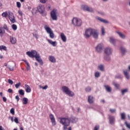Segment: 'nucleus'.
<instances>
[{"label":"nucleus","mask_w":130,"mask_h":130,"mask_svg":"<svg viewBox=\"0 0 130 130\" xmlns=\"http://www.w3.org/2000/svg\"><path fill=\"white\" fill-rule=\"evenodd\" d=\"M47 41L50 44L52 45V46H56V42L55 41L53 42L52 41V40H49V39H48Z\"/></svg>","instance_id":"21"},{"label":"nucleus","mask_w":130,"mask_h":130,"mask_svg":"<svg viewBox=\"0 0 130 130\" xmlns=\"http://www.w3.org/2000/svg\"><path fill=\"white\" fill-rule=\"evenodd\" d=\"M19 95H21V96H24L25 95V92L23 90V89H20L18 91Z\"/></svg>","instance_id":"30"},{"label":"nucleus","mask_w":130,"mask_h":130,"mask_svg":"<svg viewBox=\"0 0 130 130\" xmlns=\"http://www.w3.org/2000/svg\"><path fill=\"white\" fill-rule=\"evenodd\" d=\"M92 32L93 29L92 28H88L86 29L85 32V36L86 38H89V37L92 35Z\"/></svg>","instance_id":"8"},{"label":"nucleus","mask_w":130,"mask_h":130,"mask_svg":"<svg viewBox=\"0 0 130 130\" xmlns=\"http://www.w3.org/2000/svg\"><path fill=\"white\" fill-rule=\"evenodd\" d=\"M22 103L23 105H26L28 104V99H27V98H23L22 99Z\"/></svg>","instance_id":"23"},{"label":"nucleus","mask_w":130,"mask_h":130,"mask_svg":"<svg viewBox=\"0 0 130 130\" xmlns=\"http://www.w3.org/2000/svg\"><path fill=\"white\" fill-rule=\"evenodd\" d=\"M16 6L18 8H21V3L19 2H16Z\"/></svg>","instance_id":"44"},{"label":"nucleus","mask_w":130,"mask_h":130,"mask_svg":"<svg viewBox=\"0 0 130 130\" xmlns=\"http://www.w3.org/2000/svg\"><path fill=\"white\" fill-rule=\"evenodd\" d=\"M9 70L12 72V71H14V66H9Z\"/></svg>","instance_id":"46"},{"label":"nucleus","mask_w":130,"mask_h":130,"mask_svg":"<svg viewBox=\"0 0 130 130\" xmlns=\"http://www.w3.org/2000/svg\"><path fill=\"white\" fill-rule=\"evenodd\" d=\"M109 121L110 124H114L115 123V118L113 116H109Z\"/></svg>","instance_id":"12"},{"label":"nucleus","mask_w":130,"mask_h":130,"mask_svg":"<svg viewBox=\"0 0 130 130\" xmlns=\"http://www.w3.org/2000/svg\"><path fill=\"white\" fill-rule=\"evenodd\" d=\"M50 118L52 122V125H55V124H56V122H55V118H54V116L52 114H51L50 115Z\"/></svg>","instance_id":"13"},{"label":"nucleus","mask_w":130,"mask_h":130,"mask_svg":"<svg viewBox=\"0 0 130 130\" xmlns=\"http://www.w3.org/2000/svg\"><path fill=\"white\" fill-rule=\"evenodd\" d=\"M105 59L108 61L109 60H110V57H109V56L105 57Z\"/></svg>","instance_id":"58"},{"label":"nucleus","mask_w":130,"mask_h":130,"mask_svg":"<svg viewBox=\"0 0 130 130\" xmlns=\"http://www.w3.org/2000/svg\"><path fill=\"white\" fill-rule=\"evenodd\" d=\"M110 40L111 43H112V44H114L115 43V40H114V39L112 38H110Z\"/></svg>","instance_id":"38"},{"label":"nucleus","mask_w":130,"mask_h":130,"mask_svg":"<svg viewBox=\"0 0 130 130\" xmlns=\"http://www.w3.org/2000/svg\"><path fill=\"white\" fill-rule=\"evenodd\" d=\"M86 92H91V87L89 86L85 88Z\"/></svg>","instance_id":"41"},{"label":"nucleus","mask_w":130,"mask_h":130,"mask_svg":"<svg viewBox=\"0 0 130 130\" xmlns=\"http://www.w3.org/2000/svg\"><path fill=\"white\" fill-rule=\"evenodd\" d=\"M1 97H3V92H0Z\"/></svg>","instance_id":"63"},{"label":"nucleus","mask_w":130,"mask_h":130,"mask_svg":"<svg viewBox=\"0 0 130 130\" xmlns=\"http://www.w3.org/2000/svg\"><path fill=\"white\" fill-rule=\"evenodd\" d=\"M88 101L90 104H92L94 102V98L91 95L88 96Z\"/></svg>","instance_id":"20"},{"label":"nucleus","mask_w":130,"mask_h":130,"mask_svg":"<svg viewBox=\"0 0 130 130\" xmlns=\"http://www.w3.org/2000/svg\"><path fill=\"white\" fill-rule=\"evenodd\" d=\"M110 111L111 112V113H115V111H116V110L115 109H110Z\"/></svg>","instance_id":"53"},{"label":"nucleus","mask_w":130,"mask_h":130,"mask_svg":"<svg viewBox=\"0 0 130 130\" xmlns=\"http://www.w3.org/2000/svg\"><path fill=\"white\" fill-rule=\"evenodd\" d=\"M59 119L60 120V123L63 125V129H68V126H70L71 123V119H70V118L60 117Z\"/></svg>","instance_id":"2"},{"label":"nucleus","mask_w":130,"mask_h":130,"mask_svg":"<svg viewBox=\"0 0 130 130\" xmlns=\"http://www.w3.org/2000/svg\"><path fill=\"white\" fill-rule=\"evenodd\" d=\"M24 87H25V90L26 93H30V92H31V88L29 85L27 84H25Z\"/></svg>","instance_id":"17"},{"label":"nucleus","mask_w":130,"mask_h":130,"mask_svg":"<svg viewBox=\"0 0 130 130\" xmlns=\"http://www.w3.org/2000/svg\"><path fill=\"white\" fill-rule=\"evenodd\" d=\"M32 35L34 37H35L36 39H38L39 38V35H38V32H37V31L33 32Z\"/></svg>","instance_id":"25"},{"label":"nucleus","mask_w":130,"mask_h":130,"mask_svg":"<svg viewBox=\"0 0 130 130\" xmlns=\"http://www.w3.org/2000/svg\"><path fill=\"white\" fill-rule=\"evenodd\" d=\"M26 54L29 57H31V58H34L35 57L36 61L39 62L41 66H43V61H42V59H41L40 54H39L37 51L32 50L31 51L26 52Z\"/></svg>","instance_id":"1"},{"label":"nucleus","mask_w":130,"mask_h":130,"mask_svg":"<svg viewBox=\"0 0 130 130\" xmlns=\"http://www.w3.org/2000/svg\"><path fill=\"white\" fill-rule=\"evenodd\" d=\"M128 89H123L121 90V93L122 94H124V93H126V92H127Z\"/></svg>","instance_id":"45"},{"label":"nucleus","mask_w":130,"mask_h":130,"mask_svg":"<svg viewBox=\"0 0 130 130\" xmlns=\"http://www.w3.org/2000/svg\"><path fill=\"white\" fill-rule=\"evenodd\" d=\"M120 51H121L122 54H124V53H125V52H126V50L122 47H120Z\"/></svg>","instance_id":"29"},{"label":"nucleus","mask_w":130,"mask_h":130,"mask_svg":"<svg viewBox=\"0 0 130 130\" xmlns=\"http://www.w3.org/2000/svg\"><path fill=\"white\" fill-rule=\"evenodd\" d=\"M8 17L11 23H15L16 22L15 16H14V14H13V13L9 12Z\"/></svg>","instance_id":"9"},{"label":"nucleus","mask_w":130,"mask_h":130,"mask_svg":"<svg viewBox=\"0 0 130 130\" xmlns=\"http://www.w3.org/2000/svg\"><path fill=\"white\" fill-rule=\"evenodd\" d=\"M8 83L9 84H10L11 85H13L14 84V82H13V80L11 79H8Z\"/></svg>","instance_id":"52"},{"label":"nucleus","mask_w":130,"mask_h":130,"mask_svg":"<svg viewBox=\"0 0 130 130\" xmlns=\"http://www.w3.org/2000/svg\"><path fill=\"white\" fill-rule=\"evenodd\" d=\"M99 69H100L101 71H104V66H103V65H100L99 66Z\"/></svg>","instance_id":"42"},{"label":"nucleus","mask_w":130,"mask_h":130,"mask_svg":"<svg viewBox=\"0 0 130 130\" xmlns=\"http://www.w3.org/2000/svg\"><path fill=\"white\" fill-rule=\"evenodd\" d=\"M3 28L4 30H7V32H10V30H9V27H8V26H7V25L4 24Z\"/></svg>","instance_id":"34"},{"label":"nucleus","mask_w":130,"mask_h":130,"mask_svg":"<svg viewBox=\"0 0 130 130\" xmlns=\"http://www.w3.org/2000/svg\"><path fill=\"white\" fill-rule=\"evenodd\" d=\"M121 119H125V114L122 113L121 114Z\"/></svg>","instance_id":"40"},{"label":"nucleus","mask_w":130,"mask_h":130,"mask_svg":"<svg viewBox=\"0 0 130 130\" xmlns=\"http://www.w3.org/2000/svg\"><path fill=\"white\" fill-rule=\"evenodd\" d=\"M3 100L4 101V102H7V98L4 96L3 97Z\"/></svg>","instance_id":"60"},{"label":"nucleus","mask_w":130,"mask_h":130,"mask_svg":"<svg viewBox=\"0 0 130 130\" xmlns=\"http://www.w3.org/2000/svg\"><path fill=\"white\" fill-rule=\"evenodd\" d=\"M18 27H17V25L16 24H13L12 25V28L13 29V30H14V31H16V30H17Z\"/></svg>","instance_id":"36"},{"label":"nucleus","mask_w":130,"mask_h":130,"mask_svg":"<svg viewBox=\"0 0 130 130\" xmlns=\"http://www.w3.org/2000/svg\"><path fill=\"white\" fill-rule=\"evenodd\" d=\"M95 49L98 52H101V51H102V49H103V44H100L98 45Z\"/></svg>","instance_id":"10"},{"label":"nucleus","mask_w":130,"mask_h":130,"mask_svg":"<svg viewBox=\"0 0 130 130\" xmlns=\"http://www.w3.org/2000/svg\"><path fill=\"white\" fill-rule=\"evenodd\" d=\"M40 1L42 4H45L47 2V0H40Z\"/></svg>","instance_id":"56"},{"label":"nucleus","mask_w":130,"mask_h":130,"mask_svg":"<svg viewBox=\"0 0 130 130\" xmlns=\"http://www.w3.org/2000/svg\"><path fill=\"white\" fill-rule=\"evenodd\" d=\"M72 23L75 27H81L83 24V21L81 18H78L77 17H74L72 20Z\"/></svg>","instance_id":"3"},{"label":"nucleus","mask_w":130,"mask_h":130,"mask_svg":"<svg viewBox=\"0 0 130 130\" xmlns=\"http://www.w3.org/2000/svg\"><path fill=\"white\" fill-rule=\"evenodd\" d=\"M98 20L100 21L101 22H102L103 23H108V21L105 19H102L100 17H99Z\"/></svg>","instance_id":"31"},{"label":"nucleus","mask_w":130,"mask_h":130,"mask_svg":"<svg viewBox=\"0 0 130 130\" xmlns=\"http://www.w3.org/2000/svg\"><path fill=\"white\" fill-rule=\"evenodd\" d=\"M117 34L121 37V38H122V39H124L125 38V36L124 35L122 34L121 32L119 31H117Z\"/></svg>","instance_id":"28"},{"label":"nucleus","mask_w":130,"mask_h":130,"mask_svg":"<svg viewBox=\"0 0 130 130\" xmlns=\"http://www.w3.org/2000/svg\"><path fill=\"white\" fill-rule=\"evenodd\" d=\"M49 60L51 61V62H56V59L53 56H49Z\"/></svg>","instance_id":"19"},{"label":"nucleus","mask_w":130,"mask_h":130,"mask_svg":"<svg viewBox=\"0 0 130 130\" xmlns=\"http://www.w3.org/2000/svg\"><path fill=\"white\" fill-rule=\"evenodd\" d=\"M101 102H103V103H105V101H104V100H102Z\"/></svg>","instance_id":"62"},{"label":"nucleus","mask_w":130,"mask_h":130,"mask_svg":"<svg viewBox=\"0 0 130 130\" xmlns=\"http://www.w3.org/2000/svg\"><path fill=\"white\" fill-rule=\"evenodd\" d=\"M114 86L117 89H119V84L117 83H114Z\"/></svg>","instance_id":"47"},{"label":"nucleus","mask_w":130,"mask_h":130,"mask_svg":"<svg viewBox=\"0 0 130 130\" xmlns=\"http://www.w3.org/2000/svg\"><path fill=\"white\" fill-rule=\"evenodd\" d=\"M57 10L53 9L50 13V16L53 21H57Z\"/></svg>","instance_id":"7"},{"label":"nucleus","mask_w":130,"mask_h":130,"mask_svg":"<svg viewBox=\"0 0 130 130\" xmlns=\"http://www.w3.org/2000/svg\"><path fill=\"white\" fill-rule=\"evenodd\" d=\"M3 50L7 51V47L4 45L0 46V50L2 51Z\"/></svg>","instance_id":"33"},{"label":"nucleus","mask_w":130,"mask_h":130,"mask_svg":"<svg viewBox=\"0 0 130 130\" xmlns=\"http://www.w3.org/2000/svg\"><path fill=\"white\" fill-rule=\"evenodd\" d=\"M44 29L45 30H46L48 34H49L50 37L52 39H53V38H54V34H53V31H52L51 28L48 27L47 25H45Z\"/></svg>","instance_id":"6"},{"label":"nucleus","mask_w":130,"mask_h":130,"mask_svg":"<svg viewBox=\"0 0 130 130\" xmlns=\"http://www.w3.org/2000/svg\"><path fill=\"white\" fill-rule=\"evenodd\" d=\"M105 53L108 56L110 55L112 53V50L110 48H106L105 49Z\"/></svg>","instance_id":"14"},{"label":"nucleus","mask_w":130,"mask_h":130,"mask_svg":"<svg viewBox=\"0 0 130 130\" xmlns=\"http://www.w3.org/2000/svg\"><path fill=\"white\" fill-rule=\"evenodd\" d=\"M104 87L108 92H111V87H110L109 85H104Z\"/></svg>","instance_id":"27"},{"label":"nucleus","mask_w":130,"mask_h":130,"mask_svg":"<svg viewBox=\"0 0 130 130\" xmlns=\"http://www.w3.org/2000/svg\"><path fill=\"white\" fill-rule=\"evenodd\" d=\"M18 14H19V16H21V17H23V12H22V11L19 10Z\"/></svg>","instance_id":"50"},{"label":"nucleus","mask_w":130,"mask_h":130,"mask_svg":"<svg viewBox=\"0 0 130 130\" xmlns=\"http://www.w3.org/2000/svg\"><path fill=\"white\" fill-rule=\"evenodd\" d=\"M20 86H21V83L19 82L18 83L15 84V87L16 88V89H18V88L19 87H20Z\"/></svg>","instance_id":"49"},{"label":"nucleus","mask_w":130,"mask_h":130,"mask_svg":"<svg viewBox=\"0 0 130 130\" xmlns=\"http://www.w3.org/2000/svg\"><path fill=\"white\" fill-rule=\"evenodd\" d=\"M94 76L95 78H99V77H100V73L98 72H95L94 74Z\"/></svg>","instance_id":"39"},{"label":"nucleus","mask_w":130,"mask_h":130,"mask_svg":"<svg viewBox=\"0 0 130 130\" xmlns=\"http://www.w3.org/2000/svg\"><path fill=\"white\" fill-rule=\"evenodd\" d=\"M10 113H11V114H12V115H15V109H14L13 108L11 109Z\"/></svg>","instance_id":"37"},{"label":"nucleus","mask_w":130,"mask_h":130,"mask_svg":"<svg viewBox=\"0 0 130 130\" xmlns=\"http://www.w3.org/2000/svg\"><path fill=\"white\" fill-rule=\"evenodd\" d=\"M125 124L126 126L128 128H129V129H130V123H128L127 122H125Z\"/></svg>","instance_id":"48"},{"label":"nucleus","mask_w":130,"mask_h":130,"mask_svg":"<svg viewBox=\"0 0 130 130\" xmlns=\"http://www.w3.org/2000/svg\"><path fill=\"white\" fill-rule=\"evenodd\" d=\"M91 35H92L93 38H98L99 34L95 30H92Z\"/></svg>","instance_id":"18"},{"label":"nucleus","mask_w":130,"mask_h":130,"mask_svg":"<svg viewBox=\"0 0 130 130\" xmlns=\"http://www.w3.org/2000/svg\"><path fill=\"white\" fill-rule=\"evenodd\" d=\"M15 99H16L17 102H19V100H20V98L19 97V95H16L15 97Z\"/></svg>","instance_id":"57"},{"label":"nucleus","mask_w":130,"mask_h":130,"mask_svg":"<svg viewBox=\"0 0 130 130\" xmlns=\"http://www.w3.org/2000/svg\"><path fill=\"white\" fill-rule=\"evenodd\" d=\"M10 42L12 44H16L17 43V39L13 37H10Z\"/></svg>","instance_id":"16"},{"label":"nucleus","mask_w":130,"mask_h":130,"mask_svg":"<svg viewBox=\"0 0 130 130\" xmlns=\"http://www.w3.org/2000/svg\"><path fill=\"white\" fill-rule=\"evenodd\" d=\"M14 121L16 122V123H19V120H18V118L15 117Z\"/></svg>","instance_id":"54"},{"label":"nucleus","mask_w":130,"mask_h":130,"mask_svg":"<svg viewBox=\"0 0 130 130\" xmlns=\"http://www.w3.org/2000/svg\"><path fill=\"white\" fill-rule=\"evenodd\" d=\"M50 9H51L50 6H48L47 8V11H49V10H50Z\"/></svg>","instance_id":"61"},{"label":"nucleus","mask_w":130,"mask_h":130,"mask_svg":"<svg viewBox=\"0 0 130 130\" xmlns=\"http://www.w3.org/2000/svg\"><path fill=\"white\" fill-rule=\"evenodd\" d=\"M123 74H124L125 78H126L127 79V80H128V79H129V75L127 73V70L124 71Z\"/></svg>","instance_id":"24"},{"label":"nucleus","mask_w":130,"mask_h":130,"mask_svg":"<svg viewBox=\"0 0 130 130\" xmlns=\"http://www.w3.org/2000/svg\"><path fill=\"white\" fill-rule=\"evenodd\" d=\"M42 89H43V90H46V89H47V88H48V86L47 85H45L44 87H41Z\"/></svg>","instance_id":"55"},{"label":"nucleus","mask_w":130,"mask_h":130,"mask_svg":"<svg viewBox=\"0 0 130 130\" xmlns=\"http://www.w3.org/2000/svg\"><path fill=\"white\" fill-rule=\"evenodd\" d=\"M102 35H104V34H105V29L104 27H102Z\"/></svg>","instance_id":"43"},{"label":"nucleus","mask_w":130,"mask_h":130,"mask_svg":"<svg viewBox=\"0 0 130 130\" xmlns=\"http://www.w3.org/2000/svg\"><path fill=\"white\" fill-rule=\"evenodd\" d=\"M81 8L83 9V10H85L86 11H88V12H93V9H92L91 7L87 6V5H82Z\"/></svg>","instance_id":"11"},{"label":"nucleus","mask_w":130,"mask_h":130,"mask_svg":"<svg viewBox=\"0 0 130 130\" xmlns=\"http://www.w3.org/2000/svg\"><path fill=\"white\" fill-rule=\"evenodd\" d=\"M62 91H63L65 94H67V95L70 96V97H74V96H75V93L74 92L71 91L70 89H69V87L66 86L62 87Z\"/></svg>","instance_id":"4"},{"label":"nucleus","mask_w":130,"mask_h":130,"mask_svg":"<svg viewBox=\"0 0 130 130\" xmlns=\"http://www.w3.org/2000/svg\"><path fill=\"white\" fill-rule=\"evenodd\" d=\"M60 36L63 42H67V37L66 36V35H64V34H63V32H61L60 34Z\"/></svg>","instance_id":"15"},{"label":"nucleus","mask_w":130,"mask_h":130,"mask_svg":"<svg viewBox=\"0 0 130 130\" xmlns=\"http://www.w3.org/2000/svg\"><path fill=\"white\" fill-rule=\"evenodd\" d=\"M5 29H4V28L3 27H0V36L1 37H3L4 36V34L5 33Z\"/></svg>","instance_id":"22"},{"label":"nucleus","mask_w":130,"mask_h":130,"mask_svg":"<svg viewBox=\"0 0 130 130\" xmlns=\"http://www.w3.org/2000/svg\"><path fill=\"white\" fill-rule=\"evenodd\" d=\"M22 61H24L25 63V64H26L27 69L29 70V69H30V66L29 65V63H28V62H27V61L26 60L23 59Z\"/></svg>","instance_id":"35"},{"label":"nucleus","mask_w":130,"mask_h":130,"mask_svg":"<svg viewBox=\"0 0 130 130\" xmlns=\"http://www.w3.org/2000/svg\"><path fill=\"white\" fill-rule=\"evenodd\" d=\"M100 128V126L99 125H95L93 130H99Z\"/></svg>","instance_id":"51"},{"label":"nucleus","mask_w":130,"mask_h":130,"mask_svg":"<svg viewBox=\"0 0 130 130\" xmlns=\"http://www.w3.org/2000/svg\"><path fill=\"white\" fill-rule=\"evenodd\" d=\"M68 130H72V127H69L68 128Z\"/></svg>","instance_id":"64"},{"label":"nucleus","mask_w":130,"mask_h":130,"mask_svg":"<svg viewBox=\"0 0 130 130\" xmlns=\"http://www.w3.org/2000/svg\"><path fill=\"white\" fill-rule=\"evenodd\" d=\"M2 16L3 17V18H7V17L9 16V13H8V11L3 12L2 14Z\"/></svg>","instance_id":"26"},{"label":"nucleus","mask_w":130,"mask_h":130,"mask_svg":"<svg viewBox=\"0 0 130 130\" xmlns=\"http://www.w3.org/2000/svg\"><path fill=\"white\" fill-rule=\"evenodd\" d=\"M38 11L40 14H42V16H45L47 15V13L45 11V8L44 5H40L37 8Z\"/></svg>","instance_id":"5"},{"label":"nucleus","mask_w":130,"mask_h":130,"mask_svg":"<svg viewBox=\"0 0 130 130\" xmlns=\"http://www.w3.org/2000/svg\"><path fill=\"white\" fill-rule=\"evenodd\" d=\"M70 120H71L72 122H73V123H76V122H77V121H78V118H76V117H73L72 118V119H70Z\"/></svg>","instance_id":"32"},{"label":"nucleus","mask_w":130,"mask_h":130,"mask_svg":"<svg viewBox=\"0 0 130 130\" xmlns=\"http://www.w3.org/2000/svg\"><path fill=\"white\" fill-rule=\"evenodd\" d=\"M8 92H9V93H13V89H11V88H9L8 90Z\"/></svg>","instance_id":"59"}]
</instances>
